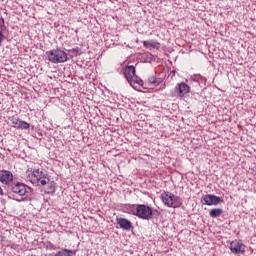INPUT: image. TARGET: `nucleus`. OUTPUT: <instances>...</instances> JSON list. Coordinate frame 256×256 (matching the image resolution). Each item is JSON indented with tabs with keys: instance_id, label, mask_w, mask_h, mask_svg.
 <instances>
[{
	"instance_id": "obj_5",
	"label": "nucleus",
	"mask_w": 256,
	"mask_h": 256,
	"mask_svg": "<svg viewBox=\"0 0 256 256\" xmlns=\"http://www.w3.org/2000/svg\"><path fill=\"white\" fill-rule=\"evenodd\" d=\"M124 77L131 87H135V85L143 87V81L135 74V66H126L124 69Z\"/></svg>"
},
{
	"instance_id": "obj_7",
	"label": "nucleus",
	"mask_w": 256,
	"mask_h": 256,
	"mask_svg": "<svg viewBox=\"0 0 256 256\" xmlns=\"http://www.w3.org/2000/svg\"><path fill=\"white\" fill-rule=\"evenodd\" d=\"M229 249L234 255H243L247 246L243 244V241L235 239L230 243Z\"/></svg>"
},
{
	"instance_id": "obj_8",
	"label": "nucleus",
	"mask_w": 256,
	"mask_h": 256,
	"mask_svg": "<svg viewBox=\"0 0 256 256\" xmlns=\"http://www.w3.org/2000/svg\"><path fill=\"white\" fill-rule=\"evenodd\" d=\"M201 203L202 205H208V206L219 205V203H221V198L213 194H207L202 196Z\"/></svg>"
},
{
	"instance_id": "obj_16",
	"label": "nucleus",
	"mask_w": 256,
	"mask_h": 256,
	"mask_svg": "<svg viewBox=\"0 0 256 256\" xmlns=\"http://www.w3.org/2000/svg\"><path fill=\"white\" fill-rule=\"evenodd\" d=\"M68 255L71 256V255H77V250H69L68 249Z\"/></svg>"
},
{
	"instance_id": "obj_1",
	"label": "nucleus",
	"mask_w": 256,
	"mask_h": 256,
	"mask_svg": "<svg viewBox=\"0 0 256 256\" xmlns=\"http://www.w3.org/2000/svg\"><path fill=\"white\" fill-rule=\"evenodd\" d=\"M28 180L36 187H45L44 192L48 195H53V193H55V182L49 179V174H47V171L34 169L28 176Z\"/></svg>"
},
{
	"instance_id": "obj_2",
	"label": "nucleus",
	"mask_w": 256,
	"mask_h": 256,
	"mask_svg": "<svg viewBox=\"0 0 256 256\" xmlns=\"http://www.w3.org/2000/svg\"><path fill=\"white\" fill-rule=\"evenodd\" d=\"M132 215H135L139 219H153V209L145 204H137L132 206Z\"/></svg>"
},
{
	"instance_id": "obj_17",
	"label": "nucleus",
	"mask_w": 256,
	"mask_h": 256,
	"mask_svg": "<svg viewBox=\"0 0 256 256\" xmlns=\"http://www.w3.org/2000/svg\"><path fill=\"white\" fill-rule=\"evenodd\" d=\"M3 25H5V19H3V17H0V28L3 27Z\"/></svg>"
},
{
	"instance_id": "obj_9",
	"label": "nucleus",
	"mask_w": 256,
	"mask_h": 256,
	"mask_svg": "<svg viewBox=\"0 0 256 256\" xmlns=\"http://www.w3.org/2000/svg\"><path fill=\"white\" fill-rule=\"evenodd\" d=\"M11 191L12 193H15L16 195H20V197L25 196L29 191H27V185L23 183H13L11 185Z\"/></svg>"
},
{
	"instance_id": "obj_19",
	"label": "nucleus",
	"mask_w": 256,
	"mask_h": 256,
	"mask_svg": "<svg viewBox=\"0 0 256 256\" xmlns=\"http://www.w3.org/2000/svg\"><path fill=\"white\" fill-rule=\"evenodd\" d=\"M0 195H3V189L0 186Z\"/></svg>"
},
{
	"instance_id": "obj_10",
	"label": "nucleus",
	"mask_w": 256,
	"mask_h": 256,
	"mask_svg": "<svg viewBox=\"0 0 256 256\" xmlns=\"http://www.w3.org/2000/svg\"><path fill=\"white\" fill-rule=\"evenodd\" d=\"M9 119L14 129H29V127H31L29 123L19 119L18 117L12 116Z\"/></svg>"
},
{
	"instance_id": "obj_4",
	"label": "nucleus",
	"mask_w": 256,
	"mask_h": 256,
	"mask_svg": "<svg viewBox=\"0 0 256 256\" xmlns=\"http://www.w3.org/2000/svg\"><path fill=\"white\" fill-rule=\"evenodd\" d=\"M46 56L50 63H65L68 59L67 53L59 48L47 51Z\"/></svg>"
},
{
	"instance_id": "obj_18",
	"label": "nucleus",
	"mask_w": 256,
	"mask_h": 256,
	"mask_svg": "<svg viewBox=\"0 0 256 256\" xmlns=\"http://www.w3.org/2000/svg\"><path fill=\"white\" fill-rule=\"evenodd\" d=\"M3 41V32L0 31V43Z\"/></svg>"
},
{
	"instance_id": "obj_11",
	"label": "nucleus",
	"mask_w": 256,
	"mask_h": 256,
	"mask_svg": "<svg viewBox=\"0 0 256 256\" xmlns=\"http://www.w3.org/2000/svg\"><path fill=\"white\" fill-rule=\"evenodd\" d=\"M116 221L120 229H123V231H131V227H133V224L131 223V221L121 217H117Z\"/></svg>"
},
{
	"instance_id": "obj_3",
	"label": "nucleus",
	"mask_w": 256,
	"mask_h": 256,
	"mask_svg": "<svg viewBox=\"0 0 256 256\" xmlns=\"http://www.w3.org/2000/svg\"><path fill=\"white\" fill-rule=\"evenodd\" d=\"M161 200L166 207H171L172 209H177L181 205H183V202H181V198L179 196H175V194L171 192H163L161 194Z\"/></svg>"
},
{
	"instance_id": "obj_15",
	"label": "nucleus",
	"mask_w": 256,
	"mask_h": 256,
	"mask_svg": "<svg viewBox=\"0 0 256 256\" xmlns=\"http://www.w3.org/2000/svg\"><path fill=\"white\" fill-rule=\"evenodd\" d=\"M147 84L149 87H153L159 85V81H157V78H155V76H150L147 80Z\"/></svg>"
},
{
	"instance_id": "obj_13",
	"label": "nucleus",
	"mask_w": 256,
	"mask_h": 256,
	"mask_svg": "<svg viewBox=\"0 0 256 256\" xmlns=\"http://www.w3.org/2000/svg\"><path fill=\"white\" fill-rule=\"evenodd\" d=\"M160 45L161 44L155 40L143 41V47L146 49H150V47H152V49H159Z\"/></svg>"
},
{
	"instance_id": "obj_6",
	"label": "nucleus",
	"mask_w": 256,
	"mask_h": 256,
	"mask_svg": "<svg viewBox=\"0 0 256 256\" xmlns=\"http://www.w3.org/2000/svg\"><path fill=\"white\" fill-rule=\"evenodd\" d=\"M189 93H191V87L185 82H181L176 84L174 87L173 96L183 99L185 97H189Z\"/></svg>"
},
{
	"instance_id": "obj_14",
	"label": "nucleus",
	"mask_w": 256,
	"mask_h": 256,
	"mask_svg": "<svg viewBox=\"0 0 256 256\" xmlns=\"http://www.w3.org/2000/svg\"><path fill=\"white\" fill-rule=\"evenodd\" d=\"M223 213V209L221 208H213L210 210V217H212V219H215L217 217H221V214Z\"/></svg>"
},
{
	"instance_id": "obj_12",
	"label": "nucleus",
	"mask_w": 256,
	"mask_h": 256,
	"mask_svg": "<svg viewBox=\"0 0 256 256\" xmlns=\"http://www.w3.org/2000/svg\"><path fill=\"white\" fill-rule=\"evenodd\" d=\"M0 181L4 183V185H9V183L13 181V173L7 170L0 171Z\"/></svg>"
}]
</instances>
